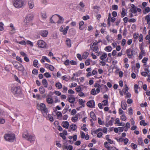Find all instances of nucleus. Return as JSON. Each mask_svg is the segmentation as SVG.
<instances>
[{"label":"nucleus","mask_w":150,"mask_h":150,"mask_svg":"<svg viewBox=\"0 0 150 150\" xmlns=\"http://www.w3.org/2000/svg\"><path fill=\"white\" fill-rule=\"evenodd\" d=\"M148 73L146 71H143L141 72V74L142 76L146 77L148 75Z\"/></svg>","instance_id":"obj_52"},{"label":"nucleus","mask_w":150,"mask_h":150,"mask_svg":"<svg viewBox=\"0 0 150 150\" xmlns=\"http://www.w3.org/2000/svg\"><path fill=\"white\" fill-rule=\"evenodd\" d=\"M42 58L43 59H44L47 62H48L49 63H50V60L46 56H44L42 57Z\"/></svg>","instance_id":"obj_57"},{"label":"nucleus","mask_w":150,"mask_h":150,"mask_svg":"<svg viewBox=\"0 0 150 150\" xmlns=\"http://www.w3.org/2000/svg\"><path fill=\"white\" fill-rule=\"evenodd\" d=\"M121 106L123 109L125 110L126 109L127 105L125 101L123 100L122 101Z\"/></svg>","instance_id":"obj_17"},{"label":"nucleus","mask_w":150,"mask_h":150,"mask_svg":"<svg viewBox=\"0 0 150 150\" xmlns=\"http://www.w3.org/2000/svg\"><path fill=\"white\" fill-rule=\"evenodd\" d=\"M68 101L70 103H73L75 101V98L72 97H69L67 98Z\"/></svg>","instance_id":"obj_26"},{"label":"nucleus","mask_w":150,"mask_h":150,"mask_svg":"<svg viewBox=\"0 0 150 150\" xmlns=\"http://www.w3.org/2000/svg\"><path fill=\"white\" fill-rule=\"evenodd\" d=\"M33 18V16L31 14H29L27 15L24 20L23 24L25 26H27L29 25L30 22L31 21Z\"/></svg>","instance_id":"obj_3"},{"label":"nucleus","mask_w":150,"mask_h":150,"mask_svg":"<svg viewBox=\"0 0 150 150\" xmlns=\"http://www.w3.org/2000/svg\"><path fill=\"white\" fill-rule=\"evenodd\" d=\"M41 16L42 18H46L47 17V16L46 14V13L45 11H42L41 13Z\"/></svg>","instance_id":"obj_33"},{"label":"nucleus","mask_w":150,"mask_h":150,"mask_svg":"<svg viewBox=\"0 0 150 150\" xmlns=\"http://www.w3.org/2000/svg\"><path fill=\"white\" fill-rule=\"evenodd\" d=\"M62 126L66 129H67L68 128L69 123L67 121L63 122L62 123Z\"/></svg>","instance_id":"obj_18"},{"label":"nucleus","mask_w":150,"mask_h":150,"mask_svg":"<svg viewBox=\"0 0 150 150\" xmlns=\"http://www.w3.org/2000/svg\"><path fill=\"white\" fill-rule=\"evenodd\" d=\"M4 138L6 141L9 142H13L16 140L15 134L12 133L6 134Z\"/></svg>","instance_id":"obj_2"},{"label":"nucleus","mask_w":150,"mask_h":150,"mask_svg":"<svg viewBox=\"0 0 150 150\" xmlns=\"http://www.w3.org/2000/svg\"><path fill=\"white\" fill-rule=\"evenodd\" d=\"M27 140L31 142L35 141V137L33 135H30L28 138Z\"/></svg>","instance_id":"obj_19"},{"label":"nucleus","mask_w":150,"mask_h":150,"mask_svg":"<svg viewBox=\"0 0 150 150\" xmlns=\"http://www.w3.org/2000/svg\"><path fill=\"white\" fill-rule=\"evenodd\" d=\"M42 83L44 87L47 88V87L48 83L47 80L46 79H43L42 81Z\"/></svg>","instance_id":"obj_23"},{"label":"nucleus","mask_w":150,"mask_h":150,"mask_svg":"<svg viewBox=\"0 0 150 150\" xmlns=\"http://www.w3.org/2000/svg\"><path fill=\"white\" fill-rule=\"evenodd\" d=\"M126 117L125 115H122L121 117V120L124 121H125L126 120Z\"/></svg>","instance_id":"obj_61"},{"label":"nucleus","mask_w":150,"mask_h":150,"mask_svg":"<svg viewBox=\"0 0 150 150\" xmlns=\"http://www.w3.org/2000/svg\"><path fill=\"white\" fill-rule=\"evenodd\" d=\"M69 28V27L68 26H67L65 28L64 25H62L59 28V31L60 32H62L64 35H65L67 33Z\"/></svg>","instance_id":"obj_6"},{"label":"nucleus","mask_w":150,"mask_h":150,"mask_svg":"<svg viewBox=\"0 0 150 150\" xmlns=\"http://www.w3.org/2000/svg\"><path fill=\"white\" fill-rule=\"evenodd\" d=\"M112 8L113 10H117L118 9V6L116 5H113L112 6Z\"/></svg>","instance_id":"obj_59"},{"label":"nucleus","mask_w":150,"mask_h":150,"mask_svg":"<svg viewBox=\"0 0 150 150\" xmlns=\"http://www.w3.org/2000/svg\"><path fill=\"white\" fill-rule=\"evenodd\" d=\"M126 40L123 39L122 40V42H121V45L123 46H124L126 44Z\"/></svg>","instance_id":"obj_54"},{"label":"nucleus","mask_w":150,"mask_h":150,"mask_svg":"<svg viewBox=\"0 0 150 150\" xmlns=\"http://www.w3.org/2000/svg\"><path fill=\"white\" fill-rule=\"evenodd\" d=\"M12 63L14 66V67L15 68L17 67V66L18 65V64L19 63L18 62L13 61L12 62Z\"/></svg>","instance_id":"obj_44"},{"label":"nucleus","mask_w":150,"mask_h":150,"mask_svg":"<svg viewBox=\"0 0 150 150\" xmlns=\"http://www.w3.org/2000/svg\"><path fill=\"white\" fill-rule=\"evenodd\" d=\"M132 8L130 9V11L132 13H136L137 12V7H136L134 5L132 4L131 5Z\"/></svg>","instance_id":"obj_13"},{"label":"nucleus","mask_w":150,"mask_h":150,"mask_svg":"<svg viewBox=\"0 0 150 150\" xmlns=\"http://www.w3.org/2000/svg\"><path fill=\"white\" fill-rule=\"evenodd\" d=\"M78 119V116L76 115L75 117H72L71 118V120L73 122H75Z\"/></svg>","instance_id":"obj_39"},{"label":"nucleus","mask_w":150,"mask_h":150,"mask_svg":"<svg viewBox=\"0 0 150 150\" xmlns=\"http://www.w3.org/2000/svg\"><path fill=\"white\" fill-rule=\"evenodd\" d=\"M15 68L18 70L22 72L23 71L25 70V69L23 66L20 63L18 64V65L17 66V67H16Z\"/></svg>","instance_id":"obj_12"},{"label":"nucleus","mask_w":150,"mask_h":150,"mask_svg":"<svg viewBox=\"0 0 150 150\" xmlns=\"http://www.w3.org/2000/svg\"><path fill=\"white\" fill-rule=\"evenodd\" d=\"M139 40L140 42H142L143 40V35L142 34H140L139 37Z\"/></svg>","instance_id":"obj_60"},{"label":"nucleus","mask_w":150,"mask_h":150,"mask_svg":"<svg viewBox=\"0 0 150 150\" xmlns=\"http://www.w3.org/2000/svg\"><path fill=\"white\" fill-rule=\"evenodd\" d=\"M48 33V32L47 30H42L40 32V34L42 37H46L47 36Z\"/></svg>","instance_id":"obj_14"},{"label":"nucleus","mask_w":150,"mask_h":150,"mask_svg":"<svg viewBox=\"0 0 150 150\" xmlns=\"http://www.w3.org/2000/svg\"><path fill=\"white\" fill-rule=\"evenodd\" d=\"M87 105L89 107L93 108L95 106V102L93 100L89 101L87 103Z\"/></svg>","instance_id":"obj_10"},{"label":"nucleus","mask_w":150,"mask_h":150,"mask_svg":"<svg viewBox=\"0 0 150 150\" xmlns=\"http://www.w3.org/2000/svg\"><path fill=\"white\" fill-rule=\"evenodd\" d=\"M148 60V58H147L144 57L142 59V62L143 63L145 64L146 63V62Z\"/></svg>","instance_id":"obj_64"},{"label":"nucleus","mask_w":150,"mask_h":150,"mask_svg":"<svg viewBox=\"0 0 150 150\" xmlns=\"http://www.w3.org/2000/svg\"><path fill=\"white\" fill-rule=\"evenodd\" d=\"M66 44L69 47H71V40L69 39H67L66 41Z\"/></svg>","instance_id":"obj_27"},{"label":"nucleus","mask_w":150,"mask_h":150,"mask_svg":"<svg viewBox=\"0 0 150 150\" xmlns=\"http://www.w3.org/2000/svg\"><path fill=\"white\" fill-rule=\"evenodd\" d=\"M144 65L145 66V68H144V71H146L148 73L150 71V70L149 69V66L148 65H146V64H144Z\"/></svg>","instance_id":"obj_35"},{"label":"nucleus","mask_w":150,"mask_h":150,"mask_svg":"<svg viewBox=\"0 0 150 150\" xmlns=\"http://www.w3.org/2000/svg\"><path fill=\"white\" fill-rule=\"evenodd\" d=\"M85 102V101H83L81 99H79V104L81 105L82 106L84 107V103Z\"/></svg>","instance_id":"obj_38"},{"label":"nucleus","mask_w":150,"mask_h":150,"mask_svg":"<svg viewBox=\"0 0 150 150\" xmlns=\"http://www.w3.org/2000/svg\"><path fill=\"white\" fill-rule=\"evenodd\" d=\"M29 136V135H28V131L27 130L24 132L23 134V137L25 138V139H27L28 138V137Z\"/></svg>","instance_id":"obj_25"},{"label":"nucleus","mask_w":150,"mask_h":150,"mask_svg":"<svg viewBox=\"0 0 150 150\" xmlns=\"http://www.w3.org/2000/svg\"><path fill=\"white\" fill-rule=\"evenodd\" d=\"M13 2L14 6L17 8L22 7L24 4V2L21 0H14Z\"/></svg>","instance_id":"obj_4"},{"label":"nucleus","mask_w":150,"mask_h":150,"mask_svg":"<svg viewBox=\"0 0 150 150\" xmlns=\"http://www.w3.org/2000/svg\"><path fill=\"white\" fill-rule=\"evenodd\" d=\"M140 125H143V126H145L147 125V124L145 122L144 120H142L140 122Z\"/></svg>","instance_id":"obj_41"},{"label":"nucleus","mask_w":150,"mask_h":150,"mask_svg":"<svg viewBox=\"0 0 150 150\" xmlns=\"http://www.w3.org/2000/svg\"><path fill=\"white\" fill-rule=\"evenodd\" d=\"M78 93V95L80 97H83L85 96L84 94L81 91H80Z\"/></svg>","instance_id":"obj_62"},{"label":"nucleus","mask_w":150,"mask_h":150,"mask_svg":"<svg viewBox=\"0 0 150 150\" xmlns=\"http://www.w3.org/2000/svg\"><path fill=\"white\" fill-rule=\"evenodd\" d=\"M56 115L58 117H61L62 116V113L61 112H57L56 113Z\"/></svg>","instance_id":"obj_43"},{"label":"nucleus","mask_w":150,"mask_h":150,"mask_svg":"<svg viewBox=\"0 0 150 150\" xmlns=\"http://www.w3.org/2000/svg\"><path fill=\"white\" fill-rule=\"evenodd\" d=\"M38 109L40 110L44 116L47 115V109L45 105L43 103H41L40 104L37 105Z\"/></svg>","instance_id":"obj_1"},{"label":"nucleus","mask_w":150,"mask_h":150,"mask_svg":"<svg viewBox=\"0 0 150 150\" xmlns=\"http://www.w3.org/2000/svg\"><path fill=\"white\" fill-rule=\"evenodd\" d=\"M90 116L93 120H96V117L95 114L93 112L91 111L90 113Z\"/></svg>","instance_id":"obj_24"},{"label":"nucleus","mask_w":150,"mask_h":150,"mask_svg":"<svg viewBox=\"0 0 150 150\" xmlns=\"http://www.w3.org/2000/svg\"><path fill=\"white\" fill-rule=\"evenodd\" d=\"M134 52V49H131L129 48L126 50V53L129 58H131L133 57V55L135 54Z\"/></svg>","instance_id":"obj_5"},{"label":"nucleus","mask_w":150,"mask_h":150,"mask_svg":"<svg viewBox=\"0 0 150 150\" xmlns=\"http://www.w3.org/2000/svg\"><path fill=\"white\" fill-rule=\"evenodd\" d=\"M45 76L47 78H49L51 77V75L48 72H46L44 74Z\"/></svg>","instance_id":"obj_49"},{"label":"nucleus","mask_w":150,"mask_h":150,"mask_svg":"<svg viewBox=\"0 0 150 150\" xmlns=\"http://www.w3.org/2000/svg\"><path fill=\"white\" fill-rule=\"evenodd\" d=\"M108 55L107 53H104L100 57V59L101 60H104L107 57Z\"/></svg>","instance_id":"obj_22"},{"label":"nucleus","mask_w":150,"mask_h":150,"mask_svg":"<svg viewBox=\"0 0 150 150\" xmlns=\"http://www.w3.org/2000/svg\"><path fill=\"white\" fill-rule=\"evenodd\" d=\"M56 16H57L59 18V20L57 21V23L58 24H62V23L64 22V18H63L60 16L58 14H55L52 16V17L53 18H55Z\"/></svg>","instance_id":"obj_9"},{"label":"nucleus","mask_w":150,"mask_h":150,"mask_svg":"<svg viewBox=\"0 0 150 150\" xmlns=\"http://www.w3.org/2000/svg\"><path fill=\"white\" fill-rule=\"evenodd\" d=\"M26 43L28 45H30L31 46L33 47V44L32 42L31 41L28 40L27 41Z\"/></svg>","instance_id":"obj_63"},{"label":"nucleus","mask_w":150,"mask_h":150,"mask_svg":"<svg viewBox=\"0 0 150 150\" xmlns=\"http://www.w3.org/2000/svg\"><path fill=\"white\" fill-rule=\"evenodd\" d=\"M39 91L41 94H43L45 92V90L43 87L41 86L39 88Z\"/></svg>","instance_id":"obj_32"},{"label":"nucleus","mask_w":150,"mask_h":150,"mask_svg":"<svg viewBox=\"0 0 150 150\" xmlns=\"http://www.w3.org/2000/svg\"><path fill=\"white\" fill-rule=\"evenodd\" d=\"M5 120L4 119L0 117V124H2L5 123Z\"/></svg>","instance_id":"obj_55"},{"label":"nucleus","mask_w":150,"mask_h":150,"mask_svg":"<svg viewBox=\"0 0 150 150\" xmlns=\"http://www.w3.org/2000/svg\"><path fill=\"white\" fill-rule=\"evenodd\" d=\"M98 123L99 125H103L104 124V122H102L100 118H98Z\"/></svg>","instance_id":"obj_50"},{"label":"nucleus","mask_w":150,"mask_h":150,"mask_svg":"<svg viewBox=\"0 0 150 150\" xmlns=\"http://www.w3.org/2000/svg\"><path fill=\"white\" fill-rule=\"evenodd\" d=\"M56 87L58 89H60L62 88V85L60 82H57L55 84Z\"/></svg>","instance_id":"obj_29"},{"label":"nucleus","mask_w":150,"mask_h":150,"mask_svg":"<svg viewBox=\"0 0 150 150\" xmlns=\"http://www.w3.org/2000/svg\"><path fill=\"white\" fill-rule=\"evenodd\" d=\"M28 4L29 7L30 9H32L34 6L33 1L31 0H29L28 1Z\"/></svg>","instance_id":"obj_15"},{"label":"nucleus","mask_w":150,"mask_h":150,"mask_svg":"<svg viewBox=\"0 0 150 150\" xmlns=\"http://www.w3.org/2000/svg\"><path fill=\"white\" fill-rule=\"evenodd\" d=\"M46 101L49 104H52L53 103V100L52 98H50L49 96L47 97Z\"/></svg>","instance_id":"obj_16"},{"label":"nucleus","mask_w":150,"mask_h":150,"mask_svg":"<svg viewBox=\"0 0 150 150\" xmlns=\"http://www.w3.org/2000/svg\"><path fill=\"white\" fill-rule=\"evenodd\" d=\"M138 142L139 144L141 145L142 146L144 145L143 141L142 138H139L138 140Z\"/></svg>","instance_id":"obj_34"},{"label":"nucleus","mask_w":150,"mask_h":150,"mask_svg":"<svg viewBox=\"0 0 150 150\" xmlns=\"http://www.w3.org/2000/svg\"><path fill=\"white\" fill-rule=\"evenodd\" d=\"M33 65L36 67H38L37 65L38 64V61L37 60H35L33 61Z\"/></svg>","instance_id":"obj_47"},{"label":"nucleus","mask_w":150,"mask_h":150,"mask_svg":"<svg viewBox=\"0 0 150 150\" xmlns=\"http://www.w3.org/2000/svg\"><path fill=\"white\" fill-rule=\"evenodd\" d=\"M102 61H100V65H101L102 66H104L105 65L106 63L105 60H102Z\"/></svg>","instance_id":"obj_48"},{"label":"nucleus","mask_w":150,"mask_h":150,"mask_svg":"<svg viewBox=\"0 0 150 150\" xmlns=\"http://www.w3.org/2000/svg\"><path fill=\"white\" fill-rule=\"evenodd\" d=\"M102 104L103 105L106 106L108 105V100H104L102 102Z\"/></svg>","instance_id":"obj_37"},{"label":"nucleus","mask_w":150,"mask_h":150,"mask_svg":"<svg viewBox=\"0 0 150 150\" xmlns=\"http://www.w3.org/2000/svg\"><path fill=\"white\" fill-rule=\"evenodd\" d=\"M10 27L11 28V29L10 30V32H9V34H10L11 35L14 34L16 32V29L14 27V26L13 24L12 23H11L10 24Z\"/></svg>","instance_id":"obj_11"},{"label":"nucleus","mask_w":150,"mask_h":150,"mask_svg":"<svg viewBox=\"0 0 150 150\" xmlns=\"http://www.w3.org/2000/svg\"><path fill=\"white\" fill-rule=\"evenodd\" d=\"M145 20L147 21V23L148 25L150 24V17L149 15H148L146 16L145 17Z\"/></svg>","instance_id":"obj_31"},{"label":"nucleus","mask_w":150,"mask_h":150,"mask_svg":"<svg viewBox=\"0 0 150 150\" xmlns=\"http://www.w3.org/2000/svg\"><path fill=\"white\" fill-rule=\"evenodd\" d=\"M69 76H67L66 75H64L62 77V79L66 81H68L69 80Z\"/></svg>","instance_id":"obj_40"},{"label":"nucleus","mask_w":150,"mask_h":150,"mask_svg":"<svg viewBox=\"0 0 150 150\" xmlns=\"http://www.w3.org/2000/svg\"><path fill=\"white\" fill-rule=\"evenodd\" d=\"M16 42L18 43H19L23 45H25L26 44V42L24 41H22L21 42L16 41Z\"/></svg>","instance_id":"obj_56"},{"label":"nucleus","mask_w":150,"mask_h":150,"mask_svg":"<svg viewBox=\"0 0 150 150\" xmlns=\"http://www.w3.org/2000/svg\"><path fill=\"white\" fill-rule=\"evenodd\" d=\"M65 107L66 108H64L62 111V112L63 114H65L66 112L67 111L68 108L69 107V105H66Z\"/></svg>","instance_id":"obj_42"},{"label":"nucleus","mask_w":150,"mask_h":150,"mask_svg":"<svg viewBox=\"0 0 150 150\" xmlns=\"http://www.w3.org/2000/svg\"><path fill=\"white\" fill-rule=\"evenodd\" d=\"M89 53L87 52H84L82 55V58L83 59H86Z\"/></svg>","instance_id":"obj_28"},{"label":"nucleus","mask_w":150,"mask_h":150,"mask_svg":"<svg viewBox=\"0 0 150 150\" xmlns=\"http://www.w3.org/2000/svg\"><path fill=\"white\" fill-rule=\"evenodd\" d=\"M13 109L14 110V111L12 110H11L14 113V115L15 116H17V113H16V112H18V110L16 108Z\"/></svg>","instance_id":"obj_58"},{"label":"nucleus","mask_w":150,"mask_h":150,"mask_svg":"<svg viewBox=\"0 0 150 150\" xmlns=\"http://www.w3.org/2000/svg\"><path fill=\"white\" fill-rule=\"evenodd\" d=\"M112 49V47L110 46H107L104 49L105 50L108 52H110L111 51Z\"/></svg>","instance_id":"obj_30"},{"label":"nucleus","mask_w":150,"mask_h":150,"mask_svg":"<svg viewBox=\"0 0 150 150\" xmlns=\"http://www.w3.org/2000/svg\"><path fill=\"white\" fill-rule=\"evenodd\" d=\"M37 44L38 47L41 48L45 47L46 45V43L41 40H39L37 42Z\"/></svg>","instance_id":"obj_7"},{"label":"nucleus","mask_w":150,"mask_h":150,"mask_svg":"<svg viewBox=\"0 0 150 150\" xmlns=\"http://www.w3.org/2000/svg\"><path fill=\"white\" fill-rule=\"evenodd\" d=\"M75 90L78 93L82 91L81 88L80 86H79L76 87Z\"/></svg>","instance_id":"obj_36"},{"label":"nucleus","mask_w":150,"mask_h":150,"mask_svg":"<svg viewBox=\"0 0 150 150\" xmlns=\"http://www.w3.org/2000/svg\"><path fill=\"white\" fill-rule=\"evenodd\" d=\"M127 15V12L125 11V8H122V12L121 13V17L123 18Z\"/></svg>","instance_id":"obj_20"},{"label":"nucleus","mask_w":150,"mask_h":150,"mask_svg":"<svg viewBox=\"0 0 150 150\" xmlns=\"http://www.w3.org/2000/svg\"><path fill=\"white\" fill-rule=\"evenodd\" d=\"M11 91L13 94L15 95L19 94L21 93L20 89L16 87H13L11 88Z\"/></svg>","instance_id":"obj_8"},{"label":"nucleus","mask_w":150,"mask_h":150,"mask_svg":"<svg viewBox=\"0 0 150 150\" xmlns=\"http://www.w3.org/2000/svg\"><path fill=\"white\" fill-rule=\"evenodd\" d=\"M69 128L73 131H75L77 129V126L75 124H72L70 125L69 127Z\"/></svg>","instance_id":"obj_21"},{"label":"nucleus","mask_w":150,"mask_h":150,"mask_svg":"<svg viewBox=\"0 0 150 150\" xmlns=\"http://www.w3.org/2000/svg\"><path fill=\"white\" fill-rule=\"evenodd\" d=\"M126 87L125 88L123 89L122 90L123 92L125 94L128 92V88L126 85H125Z\"/></svg>","instance_id":"obj_45"},{"label":"nucleus","mask_w":150,"mask_h":150,"mask_svg":"<svg viewBox=\"0 0 150 150\" xmlns=\"http://www.w3.org/2000/svg\"><path fill=\"white\" fill-rule=\"evenodd\" d=\"M91 93L93 95H96V91L95 88L93 89L91 91Z\"/></svg>","instance_id":"obj_51"},{"label":"nucleus","mask_w":150,"mask_h":150,"mask_svg":"<svg viewBox=\"0 0 150 150\" xmlns=\"http://www.w3.org/2000/svg\"><path fill=\"white\" fill-rule=\"evenodd\" d=\"M4 24L2 22L0 23V31H3L4 30Z\"/></svg>","instance_id":"obj_46"},{"label":"nucleus","mask_w":150,"mask_h":150,"mask_svg":"<svg viewBox=\"0 0 150 150\" xmlns=\"http://www.w3.org/2000/svg\"><path fill=\"white\" fill-rule=\"evenodd\" d=\"M99 49L98 47L97 46H94L93 47V50L95 52L98 53V52Z\"/></svg>","instance_id":"obj_53"}]
</instances>
